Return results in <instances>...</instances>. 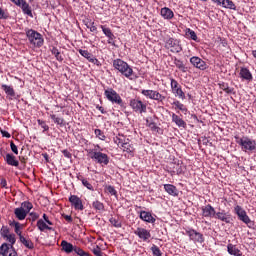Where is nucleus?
<instances>
[{"instance_id": "54", "label": "nucleus", "mask_w": 256, "mask_h": 256, "mask_svg": "<svg viewBox=\"0 0 256 256\" xmlns=\"http://www.w3.org/2000/svg\"><path fill=\"white\" fill-rule=\"evenodd\" d=\"M0 133H2V136L6 137L7 139L11 138V134L5 130H1Z\"/></svg>"}, {"instance_id": "49", "label": "nucleus", "mask_w": 256, "mask_h": 256, "mask_svg": "<svg viewBox=\"0 0 256 256\" xmlns=\"http://www.w3.org/2000/svg\"><path fill=\"white\" fill-rule=\"evenodd\" d=\"M82 185H84V187H86L90 191H93V185H91V183H89V181L83 179L82 180Z\"/></svg>"}, {"instance_id": "33", "label": "nucleus", "mask_w": 256, "mask_h": 256, "mask_svg": "<svg viewBox=\"0 0 256 256\" xmlns=\"http://www.w3.org/2000/svg\"><path fill=\"white\" fill-rule=\"evenodd\" d=\"M20 242L23 243L27 249H33L35 247L31 240H26V238L23 236H20Z\"/></svg>"}, {"instance_id": "1", "label": "nucleus", "mask_w": 256, "mask_h": 256, "mask_svg": "<svg viewBox=\"0 0 256 256\" xmlns=\"http://www.w3.org/2000/svg\"><path fill=\"white\" fill-rule=\"evenodd\" d=\"M113 65L115 69H117V71L124 75V77H131V75H133V69L129 67V64H127V62L121 59H116L114 60Z\"/></svg>"}, {"instance_id": "53", "label": "nucleus", "mask_w": 256, "mask_h": 256, "mask_svg": "<svg viewBox=\"0 0 256 256\" xmlns=\"http://www.w3.org/2000/svg\"><path fill=\"white\" fill-rule=\"evenodd\" d=\"M94 255L96 256H103V252L101 251V248L97 247L93 250Z\"/></svg>"}, {"instance_id": "35", "label": "nucleus", "mask_w": 256, "mask_h": 256, "mask_svg": "<svg viewBox=\"0 0 256 256\" xmlns=\"http://www.w3.org/2000/svg\"><path fill=\"white\" fill-rule=\"evenodd\" d=\"M50 117L52 120H54V123H56L57 125H60L61 127L65 125V120L63 118H59L55 114H52Z\"/></svg>"}, {"instance_id": "8", "label": "nucleus", "mask_w": 256, "mask_h": 256, "mask_svg": "<svg viewBox=\"0 0 256 256\" xmlns=\"http://www.w3.org/2000/svg\"><path fill=\"white\" fill-rule=\"evenodd\" d=\"M186 233L192 241H195V243H203V234L193 229L187 230Z\"/></svg>"}, {"instance_id": "48", "label": "nucleus", "mask_w": 256, "mask_h": 256, "mask_svg": "<svg viewBox=\"0 0 256 256\" xmlns=\"http://www.w3.org/2000/svg\"><path fill=\"white\" fill-rule=\"evenodd\" d=\"M10 148L15 155H19V150L17 149V145H15L13 141L10 142Z\"/></svg>"}, {"instance_id": "29", "label": "nucleus", "mask_w": 256, "mask_h": 256, "mask_svg": "<svg viewBox=\"0 0 256 256\" xmlns=\"http://www.w3.org/2000/svg\"><path fill=\"white\" fill-rule=\"evenodd\" d=\"M240 76L242 79H246L248 81H251L253 79V76L251 75V72L247 68H242L240 71Z\"/></svg>"}, {"instance_id": "5", "label": "nucleus", "mask_w": 256, "mask_h": 256, "mask_svg": "<svg viewBox=\"0 0 256 256\" xmlns=\"http://www.w3.org/2000/svg\"><path fill=\"white\" fill-rule=\"evenodd\" d=\"M240 145L245 149V151H255L256 143L255 141L245 138L240 140Z\"/></svg>"}, {"instance_id": "4", "label": "nucleus", "mask_w": 256, "mask_h": 256, "mask_svg": "<svg viewBox=\"0 0 256 256\" xmlns=\"http://www.w3.org/2000/svg\"><path fill=\"white\" fill-rule=\"evenodd\" d=\"M105 95L108 101H111L112 103H116L117 105H121L123 103L121 96H119V94H117V92L113 89L106 90Z\"/></svg>"}, {"instance_id": "39", "label": "nucleus", "mask_w": 256, "mask_h": 256, "mask_svg": "<svg viewBox=\"0 0 256 256\" xmlns=\"http://www.w3.org/2000/svg\"><path fill=\"white\" fill-rule=\"evenodd\" d=\"M93 207H94V209H97L98 211H103V209H105V206L99 200H96L93 202Z\"/></svg>"}, {"instance_id": "26", "label": "nucleus", "mask_w": 256, "mask_h": 256, "mask_svg": "<svg viewBox=\"0 0 256 256\" xmlns=\"http://www.w3.org/2000/svg\"><path fill=\"white\" fill-rule=\"evenodd\" d=\"M2 89L3 91H5L6 95L10 97V99H13V97H15V90L13 89V87L3 84Z\"/></svg>"}, {"instance_id": "34", "label": "nucleus", "mask_w": 256, "mask_h": 256, "mask_svg": "<svg viewBox=\"0 0 256 256\" xmlns=\"http://www.w3.org/2000/svg\"><path fill=\"white\" fill-rule=\"evenodd\" d=\"M37 227H38V229H40L41 231H45V229H48L49 231H51V227H49L48 225H47V223H45V221H43V220H38V222H37Z\"/></svg>"}, {"instance_id": "42", "label": "nucleus", "mask_w": 256, "mask_h": 256, "mask_svg": "<svg viewBox=\"0 0 256 256\" xmlns=\"http://www.w3.org/2000/svg\"><path fill=\"white\" fill-rule=\"evenodd\" d=\"M151 251L155 256H163V253H161V249H159V247H157L156 245H153L151 247Z\"/></svg>"}, {"instance_id": "11", "label": "nucleus", "mask_w": 256, "mask_h": 256, "mask_svg": "<svg viewBox=\"0 0 256 256\" xmlns=\"http://www.w3.org/2000/svg\"><path fill=\"white\" fill-rule=\"evenodd\" d=\"M69 201L73 205L74 209L83 211V202L81 201V198H79L77 195H71Z\"/></svg>"}, {"instance_id": "62", "label": "nucleus", "mask_w": 256, "mask_h": 256, "mask_svg": "<svg viewBox=\"0 0 256 256\" xmlns=\"http://www.w3.org/2000/svg\"><path fill=\"white\" fill-rule=\"evenodd\" d=\"M167 47H168V49H171V47H173V39L168 40Z\"/></svg>"}, {"instance_id": "13", "label": "nucleus", "mask_w": 256, "mask_h": 256, "mask_svg": "<svg viewBox=\"0 0 256 256\" xmlns=\"http://www.w3.org/2000/svg\"><path fill=\"white\" fill-rule=\"evenodd\" d=\"M135 234L138 235L140 239H143V241H147V239L151 238V233L144 228H137Z\"/></svg>"}, {"instance_id": "25", "label": "nucleus", "mask_w": 256, "mask_h": 256, "mask_svg": "<svg viewBox=\"0 0 256 256\" xmlns=\"http://www.w3.org/2000/svg\"><path fill=\"white\" fill-rule=\"evenodd\" d=\"M172 121H173L174 123H176V125H177L178 127H182L183 129H185V127H187V123H185V122L181 119V117L177 116L176 114H173V115H172Z\"/></svg>"}, {"instance_id": "3", "label": "nucleus", "mask_w": 256, "mask_h": 256, "mask_svg": "<svg viewBox=\"0 0 256 256\" xmlns=\"http://www.w3.org/2000/svg\"><path fill=\"white\" fill-rule=\"evenodd\" d=\"M90 159H93V161H96V163H104V165H107L109 163V157L107 154L101 153V152H93L91 150L89 152Z\"/></svg>"}, {"instance_id": "44", "label": "nucleus", "mask_w": 256, "mask_h": 256, "mask_svg": "<svg viewBox=\"0 0 256 256\" xmlns=\"http://www.w3.org/2000/svg\"><path fill=\"white\" fill-rule=\"evenodd\" d=\"M186 35H188V37H190L193 41H197V34L195 33V31L188 28Z\"/></svg>"}, {"instance_id": "22", "label": "nucleus", "mask_w": 256, "mask_h": 256, "mask_svg": "<svg viewBox=\"0 0 256 256\" xmlns=\"http://www.w3.org/2000/svg\"><path fill=\"white\" fill-rule=\"evenodd\" d=\"M161 15L164 17V19H173L175 14H173V10L165 7L161 9Z\"/></svg>"}, {"instance_id": "31", "label": "nucleus", "mask_w": 256, "mask_h": 256, "mask_svg": "<svg viewBox=\"0 0 256 256\" xmlns=\"http://www.w3.org/2000/svg\"><path fill=\"white\" fill-rule=\"evenodd\" d=\"M4 239H5V241H7V243H9L8 245H10V248L13 249V245H15V242L17 241L15 239V234L10 233L6 237H4Z\"/></svg>"}, {"instance_id": "59", "label": "nucleus", "mask_w": 256, "mask_h": 256, "mask_svg": "<svg viewBox=\"0 0 256 256\" xmlns=\"http://www.w3.org/2000/svg\"><path fill=\"white\" fill-rule=\"evenodd\" d=\"M43 219L44 221L48 224V225H53V223L51 221H49V217H47L46 214L43 215Z\"/></svg>"}, {"instance_id": "30", "label": "nucleus", "mask_w": 256, "mask_h": 256, "mask_svg": "<svg viewBox=\"0 0 256 256\" xmlns=\"http://www.w3.org/2000/svg\"><path fill=\"white\" fill-rule=\"evenodd\" d=\"M228 253L230 255L241 256V250L237 249L233 244L228 245Z\"/></svg>"}, {"instance_id": "60", "label": "nucleus", "mask_w": 256, "mask_h": 256, "mask_svg": "<svg viewBox=\"0 0 256 256\" xmlns=\"http://www.w3.org/2000/svg\"><path fill=\"white\" fill-rule=\"evenodd\" d=\"M64 157H67V159H71V154L67 150L62 151Z\"/></svg>"}, {"instance_id": "51", "label": "nucleus", "mask_w": 256, "mask_h": 256, "mask_svg": "<svg viewBox=\"0 0 256 256\" xmlns=\"http://www.w3.org/2000/svg\"><path fill=\"white\" fill-rule=\"evenodd\" d=\"M107 191L110 193V195H117V191L113 186H107Z\"/></svg>"}, {"instance_id": "15", "label": "nucleus", "mask_w": 256, "mask_h": 256, "mask_svg": "<svg viewBox=\"0 0 256 256\" xmlns=\"http://www.w3.org/2000/svg\"><path fill=\"white\" fill-rule=\"evenodd\" d=\"M140 219H142V221H146L147 223H155V218L149 212H141Z\"/></svg>"}, {"instance_id": "23", "label": "nucleus", "mask_w": 256, "mask_h": 256, "mask_svg": "<svg viewBox=\"0 0 256 256\" xmlns=\"http://www.w3.org/2000/svg\"><path fill=\"white\" fill-rule=\"evenodd\" d=\"M62 250L65 251V253H73V249L75 248L73 244L63 240L61 242Z\"/></svg>"}, {"instance_id": "38", "label": "nucleus", "mask_w": 256, "mask_h": 256, "mask_svg": "<svg viewBox=\"0 0 256 256\" xmlns=\"http://www.w3.org/2000/svg\"><path fill=\"white\" fill-rule=\"evenodd\" d=\"M52 55H55L57 61H63V57L61 56V52L57 48H52Z\"/></svg>"}, {"instance_id": "45", "label": "nucleus", "mask_w": 256, "mask_h": 256, "mask_svg": "<svg viewBox=\"0 0 256 256\" xmlns=\"http://www.w3.org/2000/svg\"><path fill=\"white\" fill-rule=\"evenodd\" d=\"M220 89L225 91V93H228V95L233 93V89L229 88V86H227V84H225V83L220 84Z\"/></svg>"}, {"instance_id": "41", "label": "nucleus", "mask_w": 256, "mask_h": 256, "mask_svg": "<svg viewBox=\"0 0 256 256\" xmlns=\"http://www.w3.org/2000/svg\"><path fill=\"white\" fill-rule=\"evenodd\" d=\"M22 207L26 213H29L33 209V204L31 202H23Z\"/></svg>"}, {"instance_id": "58", "label": "nucleus", "mask_w": 256, "mask_h": 256, "mask_svg": "<svg viewBox=\"0 0 256 256\" xmlns=\"http://www.w3.org/2000/svg\"><path fill=\"white\" fill-rule=\"evenodd\" d=\"M0 185H1V187H3L4 189H7V180L1 179Z\"/></svg>"}, {"instance_id": "28", "label": "nucleus", "mask_w": 256, "mask_h": 256, "mask_svg": "<svg viewBox=\"0 0 256 256\" xmlns=\"http://www.w3.org/2000/svg\"><path fill=\"white\" fill-rule=\"evenodd\" d=\"M20 7L23 13H25L26 15H29L30 17H33V12H31V7L27 4L25 0L21 3Z\"/></svg>"}, {"instance_id": "64", "label": "nucleus", "mask_w": 256, "mask_h": 256, "mask_svg": "<svg viewBox=\"0 0 256 256\" xmlns=\"http://www.w3.org/2000/svg\"><path fill=\"white\" fill-rule=\"evenodd\" d=\"M64 218L66 219V221H68L69 223H71V221H73V218L69 215H65Z\"/></svg>"}, {"instance_id": "6", "label": "nucleus", "mask_w": 256, "mask_h": 256, "mask_svg": "<svg viewBox=\"0 0 256 256\" xmlns=\"http://www.w3.org/2000/svg\"><path fill=\"white\" fill-rule=\"evenodd\" d=\"M235 212L236 215H238L240 221H243V223H246V225H248V223H251V219H249V216H247V212H245V210H243L241 206H236Z\"/></svg>"}, {"instance_id": "14", "label": "nucleus", "mask_w": 256, "mask_h": 256, "mask_svg": "<svg viewBox=\"0 0 256 256\" xmlns=\"http://www.w3.org/2000/svg\"><path fill=\"white\" fill-rule=\"evenodd\" d=\"M142 94L146 97H149V99H155L156 101H159L161 99V94L157 91L153 90H143Z\"/></svg>"}, {"instance_id": "61", "label": "nucleus", "mask_w": 256, "mask_h": 256, "mask_svg": "<svg viewBox=\"0 0 256 256\" xmlns=\"http://www.w3.org/2000/svg\"><path fill=\"white\" fill-rule=\"evenodd\" d=\"M12 3H15L18 7H21V4L23 3L24 0H11Z\"/></svg>"}, {"instance_id": "40", "label": "nucleus", "mask_w": 256, "mask_h": 256, "mask_svg": "<svg viewBox=\"0 0 256 256\" xmlns=\"http://www.w3.org/2000/svg\"><path fill=\"white\" fill-rule=\"evenodd\" d=\"M175 65L182 71L183 73L187 72V68L185 67V64H183L180 60H175Z\"/></svg>"}, {"instance_id": "55", "label": "nucleus", "mask_w": 256, "mask_h": 256, "mask_svg": "<svg viewBox=\"0 0 256 256\" xmlns=\"http://www.w3.org/2000/svg\"><path fill=\"white\" fill-rule=\"evenodd\" d=\"M30 219L31 221H36V219H39V215L37 213H30Z\"/></svg>"}, {"instance_id": "18", "label": "nucleus", "mask_w": 256, "mask_h": 256, "mask_svg": "<svg viewBox=\"0 0 256 256\" xmlns=\"http://www.w3.org/2000/svg\"><path fill=\"white\" fill-rule=\"evenodd\" d=\"M215 208L211 205H207L203 208V216L204 217H215Z\"/></svg>"}, {"instance_id": "27", "label": "nucleus", "mask_w": 256, "mask_h": 256, "mask_svg": "<svg viewBox=\"0 0 256 256\" xmlns=\"http://www.w3.org/2000/svg\"><path fill=\"white\" fill-rule=\"evenodd\" d=\"M120 149H122V151L126 153H133V151H135V148H133L129 139L127 140V142H124L123 146H120Z\"/></svg>"}, {"instance_id": "63", "label": "nucleus", "mask_w": 256, "mask_h": 256, "mask_svg": "<svg viewBox=\"0 0 256 256\" xmlns=\"http://www.w3.org/2000/svg\"><path fill=\"white\" fill-rule=\"evenodd\" d=\"M90 31L92 32L97 31V26H95V23H91Z\"/></svg>"}, {"instance_id": "24", "label": "nucleus", "mask_w": 256, "mask_h": 256, "mask_svg": "<svg viewBox=\"0 0 256 256\" xmlns=\"http://www.w3.org/2000/svg\"><path fill=\"white\" fill-rule=\"evenodd\" d=\"M165 191L169 194L172 195L173 197H177V188L174 185L171 184H165L164 185Z\"/></svg>"}, {"instance_id": "32", "label": "nucleus", "mask_w": 256, "mask_h": 256, "mask_svg": "<svg viewBox=\"0 0 256 256\" xmlns=\"http://www.w3.org/2000/svg\"><path fill=\"white\" fill-rule=\"evenodd\" d=\"M9 249H11V245L7 243H3L0 246V255L7 256L9 254Z\"/></svg>"}, {"instance_id": "20", "label": "nucleus", "mask_w": 256, "mask_h": 256, "mask_svg": "<svg viewBox=\"0 0 256 256\" xmlns=\"http://www.w3.org/2000/svg\"><path fill=\"white\" fill-rule=\"evenodd\" d=\"M216 219L223 221L224 223H231V217L225 212H218L215 214Z\"/></svg>"}, {"instance_id": "10", "label": "nucleus", "mask_w": 256, "mask_h": 256, "mask_svg": "<svg viewBox=\"0 0 256 256\" xmlns=\"http://www.w3.org/2000/svg\"><path fill=\"white\" fill-rule=\"evenodd\" d=\"M130 105L132 109H134V111H138L139 113H145V111L147 110V106H145L143 102L139 100H132L130 102Z\"/></svg>"}, {"instance_id": "2", "label": "nucleus", "mask_w": 256, "mask_h": 256, "mask_svg": "<svg viewBox=\"0 0 256 256\" xmlns=\"http://www.w3.org/2000/svg\"><path fill=\"white\" fill-rule=\"evenodd\" d=\"M30 43L32 45H34V47H41V45H43V38L41 37V35L35 31V30H29L26 33Z\"/></svg>"}, {"instance_id": "19", "label": "nucleus", "mask_w": 256, "mask_h": 256, "mask_svg": "<svg viewBox=\"0 0 256 256\" xmlns=\"http://www.w3.org/2000/svg\"><path fill=\"white\" fill-rule=\"evenodd\" d=\"M6 163L12 167H19V161L13 156V154H6Z\"/></svg>"}, {"instance_id": "43", "label": "nucleus", "mask_w": 256, "mask_h": 256, "mask_svg": "<svg viewBox=\"0 0 256 256\" xmlns=\"http://www.w3.org/2000/svg\"><path fill=\"white\" fill-rule=\"evenodd\" d=\"M0 234H1V237H7V235L11 234V232L9 231V228L7 226H3L0 230Z\"/></svg>"}, {"instance_id": "17", "label": "nucleus", "mask_w": 256, "mask_h": 256, "mask_svg": "<svg viewBox=\"0 0 256 256\" xmlns=\"http://www.w3.org/2000/svg\"><path fill=\"white\" fill-rule=\"evenodd\" d=\"M101 29L104 35L108 37V43L113 44V41L115 40V35L113 34V32H111V29L105 28V26H101Z\"/></svg>"}, {"instance_id": "37", "label": "nucleus", "mask_w": 256, "mask_h": 256, "mask_svg": "<svg viewBox=\"0 0 256 256\" xmlns=\"http://www.w3.org/2000/svg\"><path fill=\"white\" fill-rule=\"evenodd\" d=\"M73 251L76 255H79V256H88L89 255V253L85 252L83 249H81L77 246L74 247Z\"/></svg>"}, {"instance_id": "7", "label": "nucleus", "mask_w": 256, "mask_h": 256, "mask_svg": "<svg viewBox=\"0 0 256 256\" xmlns=\"http://www.w3.org/2000/svg\"><path fill=\"white\" fill-rule=\"evenodd\" d=\"M190 63H192V65L196 67V69H201V71H205V69H207V64L205 63V61H203L199 57H192L190 59Z\"/></svg>"}, {"instance_id": "21", "label": "nucleus", "mask_w": 256, "mask_h": 256, "mask_svg": "<svg viewBox=\"0 0 256 256\" xmlns=\"http://www.w3.org/2000/svg\"><path fill=\"white\" fill-rule=\"evenodd\" d=\"M14 214L16 215L17 219H19V221H23V219L27 217V212L23 208H16L14 210Z\"/></svg>"}, {"instance_id": "50", "label": "nucleus", "mask_w": 256, "mask_h": 256, "mask_svg": "<svg viewBox=\"0 0 256 256\" xmlns=\"http://www.w3.org/2000/svg\"><path fill=\"white\" fill-rule=\"evenodd\" d=\"M0 19H9V13L0 8Z\"/></svg>"}, {"instance_id": "52", "label": "nucleus", "mask_w": 256, "mask_h": 256, "mask_svg": "<svg viewBox=\"0 0 256 256\" xmlns=\"http://www.w3.org/2000/svg\"><path fill=\"white\" fill-rule=\"evenodd\" d=\"M38 124L41 125L42 129H44V131H49V126H47V124H45V122L38 120Z\"/></svg>"}, {"instance_id": "57", "label": "nucleus", "mask_w": 256, "mask_h": 256, "mask_svg": "<svg viewBox=\"0 0 256 256\" xmlns=\"http://www.w3.org/2000/svg\"><path fill=\"white\" fill-rule=\"evenodd\" d=\"M110 222L112 225H114V227H121V224L115 219H110Z\"/></svg>"}, {"instance_id": "16", "label": "nucleus", "mask_w": 256, "mask_h": 256, "mask_svg": "<svg viewBox=\"0 0 256 256\" xmlns=\"http://www.w3.org/2000/svg\"><path fill=\"white\" fill-rule=\"evenodd\" d=\"M129 139L127 137H125V135L123 134H118L115 138H114V143H116V145H118L119 148H121L124 143H127Z\"/></svg>"}, {"instance_id": "56", "label": "nucleus", "mask_w": 256, "mask_h": 256, "mask_svg": "<svg viewBox=\"0 0 256 256\" xmlns=\"http://www.w3.org/2000/svg\"><path fill=\"white\" fill-rule=\"evenodd\" d=\"M174 105H176V107H178L180 109V111H184L185 110V106L183 104H181L179 101L175 102Z\"/></svg>"}, {"instance_id": "36", "label": "nucleus", "mask_w": 256, "mask_h": 256, "mask_svg": "<svg viewBox=\"0 0 256 256\" xmlns=\"http://www.w3.org/2000/svg\"><path fill=\"white\" fill-rule=\"evenodd\" d=\"M222 6L226 9H235V4L231 0H222Z\"/></svg>"}, {"instance_id": "47", "label": "nucleus", "mask_w": 256, "mask_h": 256, "mask_svg": "<svg viewBox=\"0 0 256 256\" xmlns=\"http://www.w3.org/2000/svg\"><path fill=\"white\" fill-rule=\"evenodd\" d=\"M15 233L18 234L19 239L23 237V235H21V224H19V222L15 223Z\"/></svg>"}, {"instance_id": "12", "label": "nucleus", "mask_w": 256, "mask_h": 256, "mask_svg": "<svg viewBox=\"0 0 256 256\" xmlns=\"http://www.w3.org/2000/svg\"><path fill=\"white\" fill-rule=\"evenodd\" d=\"M171 87H172L173 93H175L178 97H180V99H185V93L183 92V90H181V88H179V83H177V81L172 79Z\"/></svg>"}, {"instance_id": "46", "label": "nucleus", "mask_w": 256, "mask_h": 256, "mask_svg": "<svg viewBox=\"0 0 256 256\" xmlns=\"http://www.w3.org/2000/svg\"><path fill=\"white\" fill-rule=\"evenodd\" d=\"M95 135H96V137H98V139H101V141H105V136H104L103 132L101 131V129H96Z\"/></svg>"}, {"instance_id": "9", "label": "nucleus", "mask_w": 256, "mask_h": 256, "mask_svg": "<svg viewBox=\"0 0 256 256\" xmlns=\"http://www.w3.org/2000/svg\"><path fill=\"white\" fill-rule=\"evenodd\" d=\"M80 55H82V57H85V59H87L90 63H93L94 65H97L99 67V65H101L99 63V60L97 58H95V56H93V54L89 53V51L87 50H79Z\"/></svg>"}]
</instances>
